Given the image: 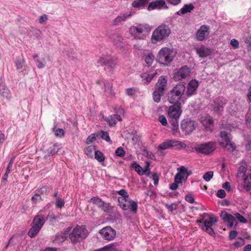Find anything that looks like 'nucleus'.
<instances>
[{"label":"nucleus","mask_w":251,"mask_h":251,"mask_svg":"<svg viewBox=\"0 0 251 251\" xmlns=\"http://www.w3.org/2000/svg\"><path fill=\"white\" fill-rule=\"evenodd\" d=\"M202 125L207 129H210L213 125V121L210 118H205L201 121Z\"/></svg>","instance_id":"32"},{"label":"nucleus","mask_w":251,"mask_h":251,"mask_svg":"<svg viewBox=\"0 0 251 251\" xmlns=\"http://www.w3.org/2000/svg\"><path fill=\"white\" fill-rule=\"evenodd\" d=\"M144 59L146 63V64L150 66L152 65L154 59V57L153 54L152 53H149L148 54H145L144 55Z\"/></svg>","instance_id":"33"},{"label":"nucleus","mask_w":251,"mask_h":251,"mask_svg":"<svg viewBox=\"0 0 251 251\" xmlns=\"http://www.w3.org/2000/svg\"><path fill=\"white\" fill-rule=\"evenodd\" d=\"M181 128L186 134H189L195 129V122L190 120H183L181 124Z\"/></svg>","instance_id":"18"},{"label":"nucleus","mask_w":251,"mask_h":251,"mask_svg":"<svg viewBox=\"0 0 251 251\" xmlns=\"http://www.w3.org/2000/svg\"><path fill=\"white\" fill-rule=\"evenodd\" d=\"M95 251H115L114 244H111Z\"/></svg>","instance_id":"39"},{"label":"nucleus","mask_w":251,"mask_h":251,"mask_svg":"<svg viewBox=\"0 0 251 251\" xmlns=\"http://www.w3.org/2000/svg\"><path fill=\"white\" fill-rule=\"evenodd\" d=\"M135 90L133 88H127L126 90V94L128 96H132L135 94Z\"/></svg>","instance_id":"60"},{"label":"nucleus","mask_w":251,"mask_h":251,"mask_svg":"<svg viewBox=\"0 0 251 251\" xmlns=\"http://www.w3.org/2000/svg\"><path fill=\"white\" fill-rule=\"evenodd\" d=\"M243 187L248 191L251 188V176L246 177L244 180Z\"/></svg>","instance_id":"36"},{"label":"nucleus","mask_w":251,"mask_h":251,"mask_svg":"<svg viewBox=\"0 0 251 251\" xmlns=\"http://www.w3.org/2000/svg\"><path fill=\"white\" fill-rule=\"evenodd\" d=\"M71 229V227H68L64 232L57 234L55 236V241L57 242L64 241L66 240V237L68 236V232L70 231Z\"/></svg>","instance_id":"29"},{"label":"nucleus","mask_w":251,"mask_h":251,"mask_svg":"<svg viewBox=\"0 0 251 251\" xmlns=\"http://www.w3.org/2000/svg\"><path fill=\"white\" fill-rule=\"evenodd\" d=\"M235 216L236 219H237L239 221H240L242 223H246L247 222V219L240 214L237 213L235 214Z\"/></svg>","instance_id":"49"},{"label":"nucleus","mask_w":251,"mask_h":251,"mask_svg":"<svg viewBox=\"0 0 251 251\" xmlns=\"http://www.w3.org/2000/svg\"><path fill=\"white\" fill-rule=\"evenodd\" d=\"M87 234V230L83 226H76L72 232L69 234L72 242L75 243L85 238Z\"/></svg>","instance_id":"8"},{"label":"nucleus","mask_w":251,"mask_h":251,"mask_svg":"<svg viewBox=\"0 0 251 251\" xmlns=\"http://www.w3.org/2000/svg\"><path fill=\"white\" fill-rule=\"evenodd\" d=\"M131 166L139 175L142 176L145 174V170H143V168L136 162L133 163Z\"/></svg>","instance_id":"34"},{"label":"nucleus","mask_w":251,"mask_h":251,"mask_svg":"<svg viewBox=\"0 0 251 251\" xmlns=\"http://www.w3.org/2000/svg\"><path fill=\"white\" fill-rule=\"evenodd\" d=\"M237 232L236 230H232L229 232V237L230 239H234L237 235Z\"/></svg>","instance_id":"64"},{"label":"nucleus","mask_w":251,"mask_h":251,"mask_svg":"<svg viewBox=\"0 0 251 251\" xmlns=\"http://www.w3.org/2000/svg\"><path fill=\"white\" fill-rule=\"evenodd\" d=\"M226 194L225 190L220 189L218 190L217 193V196L219 198H224L226 197Z\"/></svg>","instance_id":"56"},{"label":"nucleus","mask_w":251,"mask_h":251,"mask_svg":"<svg viewBox=\"0 0 251 251\" xmlns=\"http://www.w3.org/2000/svg\"><path fill=\"white\" fill-rule=\"evenodd\" d=\"M56 136L61 137L64 135V130L62 128H57L53 129Z\"/></svg>","instance_id":"50"},{"label":"nucleus","mask_w":251,"mask_h":251,"mask_svg":"<svg viewBox=\"0 0 251 251\" xmlns=\"http://www.w3.org/2000/svg\"><path fill=\"white\" fill-rule=\"evenodd\" d=\"M191 70L189 67L183 66L175 72L173 78L176 81L181 80L188 76Z\"/></svg>","instance_id":"13"},{"label":"nucleus","mask_w":251,"mask_h":251,"mask_svg":"<svg viewBox=\"0 0 251 251\" xmlns=\"http://www.w3.org/2000/svg\"><path fill=\"white\" fill-rule=\"evenodd\" d=\"M131 16V13H125L122 15L117 16L113 21L114 25H123V23L126 21L128 18Z\"/></svg>","instance_id":"23"},{"label":"nucleus","mask_w":251,"mask_h":251,"mask_svg":"<svg viewBox=\"0 0 251 251\" xmlns=\"http://www.w3.org/2000/svg\"><path fill=\"white\" fill-rule=\"evenodd\" d=\"M214 173L213 171H208L206 172L203 176V178L206 181H209L213 176Z\"/></svg>","instance_id":"42"},{"label":"nucleus","mask_w":251,"mask_h":251,"mask_svg":"<svg viewBox=\"0 0 251 251\" xmlns=\"http://www.w3.org/2000/svg\"><path fill=\"white\" fill-rule=\"evenodd\" d=\"M116 193L121 196L118 198V205L124 211L129 210L136 214L138 208L137 202L132 200L128 193L124 189H121Z\"/></svg>","instance_id":"1"},{"label":"nucleus","mask_w":251,"mask_h":251,"mask_svg":"<svg viewBox=\"0 0 251 251\" xmlns=\"http://www.w3.org/2000/svg\"><path fill=\"white\" fill-rule=\"evenodd\" d=\"M164 95V93L159 92L154 89L152 94V98L155 102L158 103L160 101L161 97Z\"/></svg>","instance_id":"31"},{"label":"nucleus","mask_w":251,"mask_h":251,"mask_svg":"<svg viewBox=\"0 0 251 251\" xmlns=\"http://www.w3.org/2000/svg\"><path fill=\"white\" fill-rule=\"evenodd\" d=\"M230 214L227 213L226 211H222L220 214V216L223 220H224L225 221L227 219V218L229 217Z\"/></svg>","instance_id":"63"},{"label":"nucleus","mask_w":251,"mask_h":251,"mask_svg":"<svg viewBox=\"0 0 251 251\" xmlns=\"http://www.w3.org/2000/svg\"><path fill=\"white\" fill-rule=\"evenodd\" d=\"M156 74L157 73L156 72L153 71L143 73L141 75L142 81L144 83H149Z\"/></svg>","instance_id":"25"},{"label":"nucleus","mask_w":251,"mask_h":251,"mask_svg":"<svg viewBox=\"0 0 251 251\" xmlns=\"http://www.w3.org/2000/svg\"><path fill=\"white\" fill-rule=\"evenodd\" d=\"M179 171L177 173L175 176V180L176 182H178L179 183H181L183 180H186L187 179L189 174L188 173L187 169L184 166H181L177 169Z\"/></svg>","instance_id":"19"},{"label":"nucleus","mask_w":251,"mask_h":251,"mask_svg":"<svg viewBox=\"0 0 251 251\" xmlns=\"http://www.w3.org/2000/svg\"><path fill=\"white\" fill-rule=\"evenodd\" d=\"M151 30L150 26L145 24H139L132 26L129 28V33L134 38L143 40L146 37V34Z\"/></svg>","instance_id":"5"},{"label":"nucleus","mask_w":251,"mask_h":251,"mask_svg":"<svg viewBox=\"0 0 251 251\" xmlns=\"http://www.w3.org/2000/svg\"><path fill=\"white\" fill-rule=\"evenodd\" d=\"M181 113V103L173 104L168 110V115L171 119H179Z\"/></svg>","instance_id":"14"},{"label":"nucleus","mask_w":251,"mask_h":251,"mask_svg":"<svg viewBox=\"0 0 251 251\" xmlns=\"http://www.w3.org/2000/svg\"><path fill=\"white\" fill-rule=\"evenodd\" d=\"M0 95L7 100L11 98L10 91L3 83H0Z\"/></svg>","instance_id":"27"},{"label":"nucleus","mask_w":251,"mask_h":251,"mask_svg":"<svg viewBox=\"0 0 251 251\" xmlns=\"http://www.w3.org/2000/svg\"><path fill=\"white\" fill-rule=\"evenodd\" d=\"M222 140L220 142V145L229 152H233L236 149L234 143L231 142V134L227 133L226 131L221 132Z\"/></svg>","instance_id":"9"},{"label":"nucleus","mask_w":251,"mask_h":251,"mask_svg":"<svg viewBox=\"0 0 251 251\" xmlns=\"http://www.w3.org/2000/svg\"><path fill=\"white\" fill-rule=\"evenodd\" d=\"M104 91L106 93V95H112V84L108 82H105L104 83Z\"/></svg>","instance_id":"37"},{"label":"nucleus","mask_w":251,"mask_h":251,"mask_svg":"<svg viewBox=\"0 0 251 251\" xmlns=\"http://www.w3.org/2000/svg\"><path fill=\"white\" fill-rule=\"evenodd\" d=\"M64 201L59 199V198H57L55 201V205L57 207L62 208L64 205Z\"/></svg>","instance_id":"52"},{"label":"nucleus","mask_w":251,"mask_h":251,"mask_svg":"<svg viewBox=\"0 0 251 251\" xmlns=\"http://www.w3.org/2000/svg\"><path fill=\"white\" fill-rule=\"evenodd\" d=\"M35 62L37 67L39 69L43 68L45 66V64L38 59L35 60Z\"/></svg>","instance_id":"61"},{"label":"nucleus","mask_w":251,"mask_h":251,"mask_svg":"<svg viewBox=\"0 0 251 251\" xmlns=\"http://www.w3.org/2000/svg\"><path fill=\"white\" fill-rule=\"evenodd\" d=\"M236 221V217H234L232 215H230L229 217L227 218V219L226 220V222H227L229 223V226L230 227H232L234 224V223Z\"/></svg>","instance_id":"47"},{"label":"nucleus","mask_w":251,"mask_h":251,"mask_svg":"<svg viewBox=\"0 0 251 251\" xmlns=\"http://www.w3.org/2000/svg\"><path fill=\"white\" fill-rule=\"evenodd\" d=\"M178 182H176V180H175L174 182L170 184V188L172 190H175L178 187Z\"/></svg>","instance_id":"62"},{"label":"nucleus","mask_w":251,"mask_h":251,"mask_svg":"<svg viewBox=\"0 0 251 251\" xmlns=\"http://www.w3.org/2000/svg\"><path fill=\"white\" fill-rule=\"evenodd\" d=\"M125 154L126 152L122 147L118 148L115 151V154L119 157H124Z\"/></svg>","instance_id":"45"},{"label":"nucleus","mask_w":251,"mask_h":251,"mask_svg":"<svg viewBox=\"0 0 251 251\" xmlns=\"http://www.w3.org/2000/svg\"><path fill=\"white\" fill-rule=\"evenodd\" d=\"M98 63L101 66H106L110 72H113L118 65V59L110 55H103L99 58Z\"/></svg>","instance_id":"7"},{"label":"nucleus","mask_w":251,"mask_h":251,"mask_svg":"<svg viewBox=\"0 0 251 251\" xmlns=\"http://www.w3.org/2000/svg\"><path fill=\"white\" fill-rule=\"evenodd\" d=\"M24 63V60L23 59L18 60L16 62V66L17 69H20L23 67Z\"/></svg>","instance_id":"58"},{"label":"nucleus","mask_w":251,"mask_h":251,"mask_svg":"<svg viewBox=\"0 0 251 251\" xmlns=\"http://www.w3.org/2000/svg\"><path fill=\"white\" fill-rule=\"evenodd\" d=\"M57 151L58 149L57 146H56L55 144L50 147L48 150V153L50 155H53L57 153Z\"/></svg>","instance_id":"44"},{"label":"nucleus","mask_w":251,"mask_h":251,"mask_svg":"<svg viewBox=\"0 0 251 251\" xmlns=\"http://www.w3.org/2000/svg\"><path fill=\"white\" fill-rule=\"evenodd\" d=\"M171 33L170 28L165 25H162L157 27L152 32L151 42L156 44L168 37Z\"/></svg>","instance_id":"4"},{"label":"nucleus","mask_w":251,"mask_h":251,"mask_svg":"<svg viewBox=\"0 0 251 251\" xmlns=\"http://www.w3.org/2000/svg\"><path fill=\"white\" fill-rule=\"evenodd\" d=\"M100 136L102 139L105 140L106 141L109 142H111L109 134L107 132H105L103 130L100 131Z\"/></svg>","instance_id":"46"},{"label":"nucleus","mask_w":251,"mask_h":251,"mask_svg":"<svg viewBox=\"0 0 251 251\" xmlns=\"http://www.w3.org/2000/svg\"><path fill=\"white\" fill-rule=\"evenodd\" d=\"M149 0H135L132 2L131 5L133 7L136 8L138 9H142L145 8Z\"/></svg>","instance_id":"28"},{"label":"nucleus","mask_w":251,"mask_h":251,"mask_svg":"<svg viewBox=\"0 0 251 251\" xmlns=\"http://www.w3.org/2000/svg\"><path fill=\"white\" fill-rule=\"evenodd\" d=\"M46 221L45 216L42 214L36 215L31 224V228L28 232V235L33 238L39 233Z\"/></svg>","instance_id":"3"},{"label":"nucleus","mask_w":251,"mask_h":251,"mask_svg":"<svg viewBox=\"0 0 251 251\" xmlns=\"http://www.w3.org/2000/svg\"><path fill=\"white\" fill-rule=\"evenodd\" d=\"M185 200L190 203L194 202V198L191 194H187L185 196Z\"/></svg>","instance_id":"55"},{"label":"nucleus","mask_w":251,"mask_h":251,"mask_svg":"<svg viewBox=\"0 0 251 251\" xmlns=\"http://www.w3.org/2000/svg\"><path fill=\"white\" fill-rule=\"evenodd\" d=\"M99 233L102 238L108 241L112 240L116 236V231L110 226H106L100 230Z\"/></svg>","instance_id":"16"},{"label":"nucleus","mask_w":251,"mask_h":251,"mask_svg":"<svg viewBox=\"0 0 251 251\" xmlns=\"http://www.w3.org/2000/svg\"><path fill=\"white\" fill-rule=\"evenodd\" d=\"M105 121L107 122V124L109 126H114L116 124V120L118 121H121L122 118L119 115L114 114L113 115H109L108 117L104 118Z\"/></svg>","instance_id":"26"},{"label":"nucleus","mask_w":251,"mask_h":251,"mask_svg":"<svg viewBox=\"0 0 251 251\" xmlns=\"http://www.w3.org/2000/svg\"><path fill=\"white\" fill-rule=\"evenodd\" d=\"M103 201L98 197H93L89 201V202H92L96 204L99 208L101 206Z\"/></svg>","instance_id":"35"},{"label":"nucleus","mask_w":251,"mask_h":251,"mask_svg":"<svg viewBox=\"0 0 251 251\" xmlns=\"http://www.w3.org/2000/svg\"><path fill=\"white\" fill-rule=\"evenodd\" d=\"M213 214H210L207 213H204L202 214L201 216V220H198L197 221V223L199 225L200 224H202L203 222L208 218L210 217V216L212 215Z\"/></svg>","instance_id":"43"},{"label":"nucleus","mask_w":251,"mask_h":251,"mask_svg":"<svg viewBox=\"0 0 251 251\" xmlns=\"http://www.w3.org/2000/svg\"><path fill=\"white\" fill-rule=\"evenodd\" d=\"M31 200L34 202L37 203V202L42 201L41 197L40 196V194L38 193H37L35 194L32 198Z\"/></svg>","instance_id":"53"},{"label":"nucleus","mask_w":251,"mask_h":251,"mask_svg":"<svg viewBox=\"0 0 251 251\" xmlns=\"http://www.w3.org/2000/svg\"><path fill=\"white\" fill-rule=\"evenodd\" d=\"M215 149V143L213 142L199 144L194 148L195 151L198 153L206 155L209 154L213 151Z\"/></svg>","instance_id":"12"},{"label":"nucleus","mask_w":251,"mask_h":251,"mask_svg":"<svg viewBox=\"0 0 251 251\" xmlns=\"http://www.w3.org/2000/svg\"><path fill=\"white\" fill-rule=\"evenodd\" d=\"M167 86V80L163 75L159 77L157 82L156 83L154 89L165 93Z\"/></svg>","instance_id":"21"},{"label":"nucleus","mask_w":251,"mask_h":251,"mask_svg":"<svg viewBox=\"0 0 251 251\" xmlns=\"http://www.w3.org/2000/svg\"><path fill=\"white\" fill-rule=\"evenodd\" d=\"M210 27L208 25H202L198 30L196 37L198 41H203L207 37L210 33Z\"/></svg>","instance_id":"17"},{"label":"nucleus","mask_w":251,"mask_h":251,"mask_svg":"<svg viewBox=\"0 0 251 251\" xmlns=\"http://www.w3.org/2000/svg\"><path fill=\"white\" fill-rule=\"evenodd\" d=\"M166 207L170 211H173L177 209V204L175 203H173L172 204H166Z\"/></svg>","instance_id":"48"},{"label":"nucleus","mask_w":251,"mask_h":251,"mask_svg":"<svg viewBox=\"0 0 251 251\" xmlns=\"http://www.w3.org/2000/svg\"><path fill=\"white\" fill-rule=\"evenodd\" d=\"M94 147L92 146H89L84 150L85 153L89 157L93 156V151L94 150Z\"/></svg>","instance_id":"40"},{"label":"nucleus","mask_w":251,"mask_h":251,"mask_svg":"<svg viewBox=\"0 0 251 251\" xmlns=\"http://www.w3.org/2000/svg\"><path fill=\"white\" fill-rule=\"evenodd\" d=\"M176 53L173 50L164 47L162 48L159 51L157 59L159 63L164 66H168L173 61Z\"/></svg>","instance_id":"6"},{"label":"nucleus","mask_w":251,"mask_h":251,"mask_svg":"<svg viewBox=\"0 0 251 251\" xmlns=\"http://www.w3.org/2000/svg\"><path fill=\"white\" fill-rule=\"evenodd\" d=\"M96 139V136L94 134H91L89 135L86 140V144H90L93 142V141Z\"/></svg>","instance_id":"57"},{"label":"nucleus","mask_w":251,"mask_h":251,"mask_svg":"<svg viewBox=\"0 0 251 251\" xmlns=\"http://www.w3.org/2000/svg\"><path fill=\"white\" fill-rule=\"evenodd\" d=\"M40 194L48 195L50 191V188L47 186H43L36 190Z\"/></svg>","instance_id":"41"},{"label":"nucleus","mask_w":251,"mask_h":251,"mask_svg":"<svg viewBox=\"0 0 251 251\" xmlns=\"http://www.w3.org/2000/svg\"><path fill=\"white\" fill-rule=\"evenodd\" d=\"M226 103V100L224 98L218 97L214 99L211 106L214 112L220 113L223 110L224 106Z\"/></svg>","instance_id":"15"},{"label":"nucleus","mask_w":251,"mask_h":251,"mask_svg":"<svg viewBox=\"0 0 251 251\" xmlns=\"http://www.w3.org/2000/svg\"><path fill=\"white\" fill-rule=\"evenodd\" d=\"M172 148L182 149L186 148V145L182 142L176 140H166L158 146L159 150H164Z\"/></svg>","instance_id":"11"},{"label":"nucleus","mask_w":251,"mask_h":251,"mask_svg":"<svg viewBox=\"0 0 251 251\" xmlns=\"http://www.w3.org/2000/svg\"><path fill=\"white\" fill-rule=\"evenodd\" d=\"M196 50L199 57L203 58L207 57L208 56L210 55L212 52L210 49L203 46L197 48Z\"/></svg>","instance_id":"24"},{"label":"nucleus","mask_w":251,"mask_h":251,"mask_svg":"<svg viewBox=\"0 0 251 251\" xmlns=\"http://www.w3.org/2000/svg\"><path fill=\"white\" fill-rule=\"evenodd\" d=\"M158 120L163 126H166L167 125V119L164 115H160L158 118Z\"/></svg>","instance_id":"54"},{"label":"nucleus","mask_w":251,"mask_h":251,"mask_svg":"<svg viewBox=\"0 0 251 251\" xmlns=\"http://www.w3.org/2000/svg\"><path fill=\"white\" fill-rule=\"evenodd\" d=\"M230 44L234 49H237L239 47V42L235 39L231 40Z\"/></svg>","instance_id":"59"},{"label":"nucleus","mask_w":251,"mask_h":251,"mask_svg":"<svg viewBox=\"0 0 251 251\" xmlns=\"http://www.w3.org/2000/svg\"><path fill=\"white\" fill-rule=\"evenodd\" d=\"M198 87V82L196 80L190 81L187 87L186 95L188 97H191L195 94Z\"/></svg>","instance_id":"22"},{"label":"nucleus","mask_w":251,"mask_h":251,"mask_svg":"<svg viewBox=\"0 0 251 251\" xmlns=\"http://www.w3.org/2000/svg\"><path fill=\"white\" fill-rule=\"evenodd\" d=\"M217 221V218L214 215H212L205 219L202 224H200L199 225L203 230L214 236L215 235V233L212 228V226L215 225Z\"/></svg>","instance_id":"10"},{"label":"nucleus","mask_w":251,"mask_h":251,"mask_svg":"<svg viewBox=\"0 0 251 251\" xmlns=\"http://www.w3.org/2000/svg\"><path fill=\"white\" fill-rule=\"evenodd\" d=\"M194 8V5L192 3H190L189 4H185L179 11L177 12L178 15H180L179 12L181 13V14H184L188 12H190Z\"/></svg>","instance_id":"30"},{"label":"nucleus","mask_w":251,"mask_h":251,"mask_svg":"<svg viewBox=\"0 0 251 251\" xmlns=\"http://www.w3.org/2000/svg\"><path fill=\"white\" fill-rule=\"evenodd\" d=\"M95 158L100 162L103 161L105 159L103 154L99 151H95Z\"/></svg>","instance_id":"38"},{"label":"nucleus","mask_w":251,"mask_h":251,"mask_svg":"<svg viewBox=\"0 0 251 251\" xmlns=\"http://www.w3.org/2000/svg\"><path fill=\"white\" fill-rule=\"evenodd\" d=\"M100 208L104 211H108L110 209V205L109 203H106L103 201Z\"/></svg>","instance_id":"51"},{"label":"nucleus","mask_w":251,"mask_h":251,"mask_svg":"<svg viewBox=\"0 0 251 251\" xmlns=\"http://www.w3.org/2000/svg\"><path fill=\"white\" fill-rule=\"evenodd\" d=\"M185 90V86L182 83H178L167 94V100L172 104L180 103L179 102Z\"/></svg>","instance_id":"2"},{"label":"nucleus","mask_w":251,"mask_h":251,"mask_svg":"<svg viewBox=\"0 0 251 251\" xmlns=\"http://www.w3.org/2000/svg\"><path fill=\"white\" fill-rule=\"evenodd\" d=\"M168 8L164 0H156L150 2L148 6V10L150 11L155 9Z\"/></svg>","instance_id":"20"}]
</instances>
